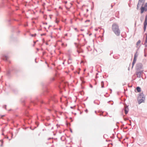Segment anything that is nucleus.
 <instances>
[{
	"label": "nucleus",
	"mask_w": 147,
	"mask_h": 147,
	"mask_svg": "<svg viewBox=\"0 0 147 147\" xmlns=\"http://www.w3.org/2000/svg\"><path fill=\"white\" fill-rule=\"evenodd\" d=\"M94 104H97V105H99V103H97L96 102V100H94Z\"/></svg>",
	"instance_id": "25"
},
{
	"label": "nucleus",
	"mask_w": 147,
	"mask_h": 147,
	"mask_svg": "<svg viewBox=\"0 0 147 147\" xmlns=\"http://www.w3.org/2000/svg\"><path fill=\"white\" fill-rule=\"evenodd\" d=\"M145 99V96L144 95L143 92L140 93L138 95L137 100L139 104H140L142 102H144Z\"/></svg>",
	"instance_id": "2"
},
{
	"label": "nucleus",
	"mask_w": 147,
	"mask_h": 147,
	"mask_svg": "<svg viewBox=\"0 0 147 147\" xmlns=\"http://www.w3.org/2000/svg\"><path fill=\"white\" fill-rule=\"evenodd\" d=\"M53 80H54V78H53Z\"/></svg>",
	"instance_id": "49"
},
{
	"label": "nucleus",
	"mask_w": 147,
	"mask_h": 147,
	"mask_svg": "<svg viewBox=\"0 0 147 147\" xmlns=\"http://www.w3.org/2000/svg\"><path fill=\"white\" fill-rule=\"evenodd\" d=\"M67 2H65V3H67Z\"/></svg>",
	"instance_id": "64"
},
{
	"label": "nucleus",
	"mask_w": 147,
	"mask_h": 147,
	"mask_svg": "<svg viewBox=\"0 0 147 147\" xmlns=\"http://www.w3.org/2000/svg\"><path fill=\"white\" fill-rule=\"evenodd\" d=\"M37 50L38 51V50H39V49H38V48H37Z\"/></svg>",
	"instance_id": "48"
},
{
	"label": "nucleus",
	"mask_w": 147,
	"mask_h": 147,
	"mask_svg": "<svg viewBox=\"0 0 147 147\" xmlns=\"http://www.w3.org/2000/svg\"><path fill=\"white\" fill-rule=\"evenodd\" d=\"M52 100H53V98H52Z\"/></svg>",
	"instance_id": "55"
},
{
	"label": "nucleus",
	"mask_w": 147,
	"mask_h": 147,
	"mask_svg": "<svg viewBox=\"0 0 147 147\" xmlns=\"http://www.w3.org/2000/svg\"><path fill=\"white\" fill-rule=\"evenodd\" d=\"M38 101H40L41 103H43V102L41 100H40V99L38 98H37L35 99V100L32 101V102L33 104L34 105H36V104L37 102Z\"/></svg>",
	"instance_id": "6"
},
{
	"label": "nucleus",
	"mask_w": 147,
	"mask_h": 147,
	"mask_svg": "<svg viewBox=\"0 0 147 147\" xmlns=\"http://www.w3.org/2000/svg\"><path fill=\"white\" fill-rule=\"evenodd\" d=\"M6 105H5L3 107L5 109H6Z\"/></svg>",
	"instance_id": "26"
},
{
	"label": "nucleus",
	"mask_w": 147,
	"mask_h": 147,
	"mask_svg": "<svg viewBox=\"0 0 147 147\" xmlns=\"http://www.w3.org/2000/svg\"><path fill=\"white\" fill-rule=\"evenodd\" d=\"M96 111H95V113H96Z\"/></svg>",
	"instance_id": "61"
},
{
	"label": "nucleus",
	"mask_w": 147,
	"mask_h": 147,
	"mask_svg": "<svg viewBox=\"0 0 147 147\" xmlns=\"http://www.w3.org/2000/svg\"><path fill=\"white\" fill-rule=\"evenodd\" d=\"M136 62L133 61L132 63V68H133V67L134 66V64H135V63H136Z\"/></svg>",
	"instance_id": "19"
},
{
	"label": "nucleus",
	"mask_w": 147,
	"mask_h": 147,
	"mask_svg": "<svg viewBox=\"0 0 147 147\" xmlns=\"http://www.w3.org/2000/svg\"><path fill=\"white\" fill-rule=\"evenodd\" d=\"M62 137H61V139H62Z\"/></svg>",
	"instance_id": "59"
},
{
	"label": "nucleus",
	"mask_w": 147,
	"mask_h": 147,
	"mask_svg": "<svg viewBox=\"0 0 147 147\" xmlns=\"http://www.w3.org/2000/svg\"><path fill=\"white\" fill-rule=\"evenodd\" d=\"M0 141L1 142V143H2V144H1V146H3V140H0Z\"/></svg>",
	"instance_id": "23"
},
{
	"label": "nucleus",
	"mask_w": 147,
	"mask_h": 147,
	"mask_svg": "<svg viewBox=\"0 0 147 147\" xmlns=\"http://www.w3.org/2000/svg\"><path fill=\"white\" fill-rule=\"evenodd\" d=\"M51 139V138H49L48 139Z\"/></svg>",
	"instance_id": "60"
},
{
	"label": "nucleus",
	"mask_w": 147,
	"mask_h": 147,
	"mask_svg": "<svg viewBox=\"0 0 147 147\" xmlns=\"http://www.w3.org/2000/svg\"><path fill=\"white\" fill-rule=\"evenodd\" d=\"M77 51L78 53H80L82 52L83 50L82 49H80L79 50H77Z\"/></svg>",
	"instance_id": "16"
},
{
	"label": "nucleus",
	"mask_w": 147,
	"mask_h": 147,
	"mask_svg": "<svg viewBox=\"0 0 147 147\" xmlns=\"http://www.w3.org/2000/svg\"><path fill=\"white\" fill-rule=\"evenodd\" d=\"M70 131L71 132H72V130L71 129H70Z\"/></svg>",
	"instance_id": "35"
},
{
	"label": "nucleus",
	"mask_w": 147,
	"mask_h": 147,
	"mask_svg": "<svg viewBox=\"0 0 147 147\" xmlns=\"http://www.w3.org/2000/svg\"><path fill=\"white\" fill-rule=\"evenodd\" d=\"M46 35V34L45 33H43V34H41V36H43V35Z\"/></svg>",
	"instance_id": "27"
},
{
	"label": "nucleus",
	"mask_w": 147,
	"mask_h": 147,
	"mask_svg": "<svg viewBox=\"0 0 147 147\" xmlns=\"http://www.w3.org/2000/svg\"><path fill=\"white\" fill-rule=\"evenodd\" d=\"M141 4H142V3H140V4H139V6H140Z\"/></svg>",
	"instance_id": "36"
},
{
	"label": "nucleus",
	"mask_w": 147,
	"mask_h": 147,
	"mask_svg": "<svg viewBox=\"0 0 147 147\" xmlns=\"http://www.w3.org/2000/svg\"><path fill=\"white\" fill-rule=\"evenodd\" d=\"M136 62L133 61L132 63V68H133V67L134 66V64H135V63H136Z\"/></svg>",
	"instance_id": "20"
},
{
	"label": "nucleus",
	"mask_w": 147,
	"mask_h": 147,
	"mask_svg": "<svg viewBox=\"0 0 147 147\" xmlns=\"http://www.w3.org/2000/svg\"><path fill=\"white\" fill-rule=\"evenodd\" d=\"M145 2V0H139L138 3L139 4L140 3H142V5H143Z\"/></svg>",
	"instance_id": "10"
},
{
	"label": "nucleus",
	"mask_w": 147,
	"mask_h": 147,
	"mask_svg": "<svg viewBox=\"0 0 147 147\" xmlns=\"http://www.w3.org/2000/svg\"><path fill=\"white\" fill-rule=\"evenodd\" d=\"M10 20H9V21L10 22Z\"/></svg>",
	"instance_id": "63"
},
{
	"label": "nucleus",
	"mask_w": 147,
	"mask_h": 147,
	"mask_svg": "<svg viewBox=\"0 0 147 147\" xmlns=\"http://www.w3.org/2000/svg\"><path fill=\"white\" fill-rule=\"evenodd\" d=\"M85 111L86 112V113L87 112H88V110L87 109H86L85 110Z\"/></svg>",
	"instance_id": "32"
},
{
	"label": "nucleus",
	"mask_w": 147,
	"mask_h": 147,
	"mask_svg": "<svg viewBox=\"0 0 147 147\" xmlns=\"http://www.w3.org/2000/svg\"><path fill=\"white\" fill-rule=\"evenodd\" d=\"M102 115V114H100V115Z\"/></svg>",
	"instance_id": "56"
},
{
	"label": "nucleus",
	"mask_w": 147,
	"mask_h": 147,
	"mask_svg": "<svg viewBox=\"0 0 147 147\" xmlns=\"http://www.w3.org/2000/svg\"><path fill=\"white\" fill-rule=\"evenodd\" d=\"M141 13H142L144 11H147V7H144L142 6H141Z\"/></svg>",
	"instance_id": "8"
},
{
	"label": "nucleus",
	"mask_w": 147,
	"mask_h": 147,
	"mask_svg": "<svg viewBox=\"0 0 147 147\" xmlns=\"http://www.w3.org/2000/svg\"><path fill=\"white\" fill-rule=\"evenodd\" d=\"M140 7V6H139V3H138L137 5V7L136 8V9L137 10L139 9Z\"/></svg>",
	"instance_id": "18"
},
{
	"label": "nucleus",
	"mask_w": 147,
	"mask_h": 147,
	"mask_svg": "<svg viewBox=\"0 0 147 147\" xmlns=\"http://www.w3.org/2000/svg\"><path fill=\"white\" fill-rule=\"evenodd\" d=\"M141 42V41L140 40H139L138 42H137V43H136V45L137 46H138L139 44H140V43Z\"/></svg>",
	"instance_id": "14"
},
{
	"label": "nucleus",
	"mask_w": 147,
	"mask_h": 147,
	"mask_svg": "<svg viewBox=\"0 0 147 147\" xmlns=\"http://www.w3.org/2000/svg\"><path fill=\"white\" fill-rule=\"evenodd\" d=\"M82 30V31H83V30Z\"/></svg>",
	"instance_id": "57"
},
{
	"label": "nucleus",
	"mask_w": 147,
	"mask_h": 147,
	"mask_svg": "<svg viewBox=\"0 0 147 147\" xmlns=\"http://www.w3.org/2000/svg\"><path fill=\"white\" fill-rule=\"evenodd\" d=\"M98 74V73H97L96 74V75H97Z\"/></svg>",
	"instance_id": "46"
},
{
	"label": "nucleus",
	"mask_w": 147,
	"mask_h": 147,
	"mask_svg": "<svg viewBox=\"0 0 147 147\" xmlns=\"http://www.w3.org/2000/svg\"><path fill=\"white\" fill-rule=\"evenodd\" d=\"M41 29H39V30H41Z\"/></svg>",
	"instance_id": "58"
},
{
	"label": "nucleus",
	"mask_w": 147,
	"mask_h": 147,
	"mask_svg": "<svg viewBox=\"0 0 147 147\" xmlns=\"http://www.w3.org/2000/svg\"><path fill=\"white\" fill-rule=\"evenodd\" d=\"M51 26H49V27H50Z\"/></svg>",
	"instance_id": "62"
},
{
	"label": "nucleus",
	"mask_w": 147,
	"mask_h": 147,
	"mask_svg": "<svg viewBox=\"0 0 147 147\" xmlns=\"http://www.w3.org/2000/svg\"><path fill=\"white\" fill-rule=\"evenodd\" d=\"M62 64H63V65L64 64V62H63V63H62Z\"/></svg>",
	"instance_id": "43"
},
{
	"label": "nucleus",
	"mask_w": 147,
	"mask_h": 147,
	"mask_svg": "<svg viewBox=\"0 0 147 147\" xmlns=\"http://www.w3.org/2000/svg\"><path fill=\"white\" fill-rule=\"evenodd\" d=\"M11 109H10V110H9L8 111H11Z\"/></svg>",
	"instance_id": "53"
},
{
	"label": "nucleus",
	"mask_w": 147,
	"mask_h": 147,
	"mask_svg": "<svg viewBox=\"0 0 147 147\" xmlns=\"http://www.w3.org/2000/svg\"><path fill=\"white\" fill-rule=\"evenodd\" d=\"M111 7H113V6H112V5H111Z\"/></svg>",
	"instance_id": "54"
},
{
	"label": "nucleus",
	"mask_w": 147,
	"mask_h": 147,
	"mask_svg": "<svg viewBox=\"0 0 147 147\" xmlns=\"http://www.w3.org/2000/svg\"><path fill=\"white\" fill-rule=\"evenodd\" d=\"M6 138H7V139H8L9 138H8V137L7 136Z\"/></svg>",
	"instance_id": "44"
},
{
	"label": "nucleus",
	"mask_w": 147,
	"mask_h": 147,
	"mask_svg": "<svg viewBox=\"0 0 147 147\" xmlns=\"http://www.w3.org/2000/svg\"><path fill=\"white\" fill-rule=\"evenodd\" d=\"M47 22H45V23H43V24H47Z\"/></svg>",
	"instance_id": "31"
},
{
	"label": "nucleus",
	"mask_w": 147,
	"mask_h": 147,
	"mask_svg": "<svg viewBox=\"0 0 147 147\" xmlns=\"http://www.w3.org/2000/svg\"><path fill=\"white\" fill-rule=\"evenodd\" d=\"M128 106H127L126 105H124V111H125V114H127L129 111V109L128 108Z\"/></svg>",
	"instance_id": "7"
},
{
	"label": "nucleus",
	"mask_w": 147,
	"mask_h": 147,
	"mask_svg": "<svg viewBox=\"0 0 147 147\" xmlns=\"http://www.w3.org/2000/svg\"><path fill=\"white\" fill-rule=\"evenodd\" d=\"M9 57L7 55H3L2 57V59L6 61H7V59H8Z\"/></svg>",
	"instance_id": "9"
},
{
	"label": "nucleus",
	"mask_w": 147,
	"mask_h": 147,
	"mask_svg": "<svg viewBox=\"0 0 147 147\" xmlns=\"http://www.w3.org/2000/svg\"><path fill=\"white\" fill-rule=\"evenodd\" d=\"M86 11H87V12L88 11V9H86Z\"/></svg>",
	"instance_id": "38"
},
{
	"label": "nucleus",
	"mask_w": 147,
	"mask_h": 147,
	"mask_svg": "<svg viewBox=\"0 0 147 147\" xmlns=\"http://www.w3.org/2000/svg\"><path fill=\"white\" fill-rule=\"evenodd\" d=\"M101 87L103 88L104 87V83L103 81H102L101 82Z\"/></svg>",
	"instance_id": "15"
},
{
	"label": "nucleus",
	"mask_w": 147,
	"mask_h": 147,
	"mask_svg": "<svg viewBox=\"0 0 147 147\" xmlns=\"http://www.w3.org/2000/svg\"><path fill=\"white\" fill-rule=\"evenodd\" d=\"M75 107V106H74V107H70V108H71V109H73Z\"/></svg>",
	"instance_id": "30"
},
{
	"label": "nucleus",
	"mask_w": 147,
	"mask_h": 147,
	"mask_svg": "<svg viewBox=\"0 0 147 147\" xmlns=\"http://www.w3.org/2000/svg\"><path fill=\"white\" fill-rule=\"evenodd\" d=\"M129 69H130V68H129V67H128V70H129Z\"/></svg>",
	"instance_id": "40"
},
{
	"label": "nucleus",
	"mask_w": 147,
	"mask_h": 147,
	"mask_svg": "<svg viewBox=\"0 0 147 147\" xmlns=\"http://www.w3.org/2000/svg\"><path fill=\"white\" fill-rule=\"evenodd\" d=\"M136 90L138 92H139L141 91V88L139 86H138L136 87Z\"/></svg>",
	"instance_id": "11"
},
{
	"label": "nucleus",
	"mask_w": 147,
	"mask_h": 147,
	"mask_svg": "<svg viewBox=\"0 0 147 147\" xmlns=\"http://www.w3.org/2000/svg\"><path fill=\"white\" fill-rule=\"evenodd\" d=\"M144 31H146V26L147 25V14L145 16V20L144 23Z\"/></svg>",
	"instance_id": "5"
},
{
	"label": "nucleus",
	"mask_w": 147,
	"mask_h": 147,
	"mask_svg": "<svg viewBox=\"0 0 147 147\" xmlns=\"http://www.w3.org/2000/svg\"><path fill=\"white\" fill-rule=\"evenodd\" d=\"M59 22V21H56V22L57 23H58Z\"/></svg>",
	"instance_id": "39"
},
{
	"label": "nucleus",
	"mask_w": 147,
	"mask_h": 147,
	"mask_svg": "<svg viewBox=\"0 0 147 147\" xmlns=\"http://www.w3.org/2000/svg\"><path fill=\"white\" fill-rule=\"evenodd\" d=\"M14 20H15V21H18V20H15V19H14Z\"/></svg>",
	"instance_id": "45"
},
{
	"label": "nucleus",
	"mask_w": 147,
	"mask_h": 147,
	"mask_svg": "<svg viewBox=\"0 0 147 147\" xmlns=\"http://www.w3.org/2000/svg\"><path fill=\"white\" fill-rule=\"evenodd\" d=\"M113 104V102L111 103V105H112Z\"/></svg>",
	"instance_id": "47"
},
{
	"label": "nucleus",
	"mask_w": 147,
	"mask_h": 147,
	"mask_svg": "<svg viewBox=\"0 0 147 147\" xmlns=\"http://www.w3.org/2000/svg\"><path fill=\"white\" fill-rule=\"evenodd\" d=\"M144 45L146 47H147V37H146Z\"/></svg>",
	"instance_id": "12"
},
{
	"label": "nucleus",
	"mask_w": 147,
	"mask_h": 147,
	"mask_svg": "<svg viewBox=\"0 0 147 147\" xmlns=\"http://www.w3.org/2000/svg\"><path fill=\"white\" fill-rule=\"evenodd\" d=\"M36 34H31V36L32 37H35L36 36Z\"/></svg>",
	"instance_id": "22"
},
{
	"label": "nucleus",
	"mask_w": 147,
	"mask_h": 147,
	"mask_svg": "<svg viewBox=\"0 0 147 147\" xmlns=\"http://www.w3.org/2000/svg\"><path fill=\"white\" fill-rule=\"evenodd\" d=\"M144 56H145V57H146V55H144Z\"/></svg>",
	"instance_id": "52"
},
{
	"label": "nucleus",
	"mask_w": 147,
	"mask_h": 147,
	"mask_svg": "<svg viewBox=\"0 0 147 147\" xmlns=\"http://www.w3.org/2000/svg\"><path fill=\"white\" fill-rule=\"evenodd\" d=\"M24 26L26 27V26H28V24H24Z\"/></svg>",
	"instance_id": "29"
},
{
	"label": "nucleus",
	"mask_w": 147,
	"mask_h": 147,
	"mask_svg": "<svg viewBox=\"0 0 147 147\" xmlns=\"http://www.w3.org/2000/svg\"><path fill=\"white\" fill-rule=\"evenodd\" d=\"M35 61L36 63L37 62H36V59H35Z\"/></svg>",
	"instance_id": "51"
},
{
	"label": "nucleus",
	"mask_w": 147,
	"mask_h": 147,
	"mask_svg": "<svg viewBox=\"0 0 147 147\" xmlns=\"http://www.w3.org/2000/svg\"><path fill=\"white\" fill-rule=\"evenodd\" d=\"M111 101H109L108 102V103H109V102H110Z\"/></svg>",
	"instance_id": "37"
},
{
	"label": "nucleus",
	"mask_w": 147,
	"mask_h": 147,
	"mask_svg": "<svg viewBox=\"0 0 147 147\" xmlns=\"http://www.w3.org/2000/svg\"><path fill=\"white\" fill-rule=\"evenodd\" d=\"M144 70L140 71H136V74L137 76V77L138 78H140L142 77H142V74L143 73Z\"/></svg>",
	"instance_id": "4"
},
{
	"label": "nucleus",
	"mask_w": 147,
	"mask_h": 147,
	"mask_svg": "<svg viewBox=\"0 0 147 147\" xmlns=\"http://www.w3.org/2000/svg\"><path fill=\"white\" fill-rule=\"evenodd\" d=\"M112 29L114 33L117 36L120 35V32L119 28V26L117 24H113L112 25Z\"/></svg>",
	"instance_id": "1"
},
{
	"label": "nucleus",
	"mask_w": 147,
	"mask_h": 147,
	"mask_svg": "<svg viewBox=\"0 0 147 147\" xmlns=\"http://www.w3.org/2000/svg\"><path fill=\"white\" fill-rule=\"evenodd\" d=\"M12 91L15 93H17L18 90L17 89L13 88L12 89Z\"/></svg>",
	"instance_id": "13"
},
{
	"label": "nucleus",
	"mask_w": 147,
	"mask_h": 147,
	"mask_svg": "<svg viewBox=\"0 0 147 147\" xmlns=\"http://www.w3.org/2000/svg\"><path fill=\"white\" fill-rule=\"evenodd\" d=\"M138 53L137 51H136L134 54V57H135V56H136V57L137 58V57L138 56Z\"/></svg>",
	"instance_id": "17"
},
{
	"label": "nucleus",
	"mask_w": 147,
	"mask_h": 147,
	"mask_svg": "<svg viewBox=\"0 0 147 147\" xmlns=\"http://www.w3.org/2000/svg\"><path fill=\"white\" fill-rule=\"evenodd\" d=\"M90 21V20H87L85 21V22H89Z\"/></svg>",
	"instance_id": "28"
},
{
	"label": "nucleus",
	"mask_w": 147,
	"mask_h": 147,
	"mask_svg": "<svg viewBox=\"0 0 147 147\" xmlns=\"http://www.w3.org/2000/svg\"><path fill=\"white\" fill-rule=\"evenodd\" d=\"M95 30H97V29H95Z\"/></svg>",
	"instance_id": "50"
},
{
	"label": "nucleus",
	"mask_w": 147,
	"mask_h": 147,
	"mask_svg": "<svg viewBox=\"0 0 147 147\" xmlns=\"http://www.w3.org/2000/svg\"><path fill=\"white\" fill-rule=\"evenodd\" d=\"M90 87H91V88H92V85H90Z\"/></svg>",
	"instance_id": "34"
},
{
	"label": "nucleus",
	"mask_w": 147,
	"mask_h": 147,
	"mask_svg": "<svg viewBox=\"0 0 147 147\" xmlns=\"http://www.w3.org/2000/svg\"><path fill=\"white\" fill-rule=\"evenodd\" d=\"M113 53V52H112V53H111L110 54V55H111V54Z\"/></svg>",
	"instance_id": "42"
},
{
	"label": "nucleus",
	"mask_w": 147,
	"mask_h": 147,
	"mask_svg": "<svg viewBox=\"0 0 147 147\" xmlns=\"http://www.w3.org/2000/svg\"><path fill=\"white\" fill-rule=\"evenodd\" d=\"M67 125H70V123H67Z\"/></svg>",
	"instance_id": "33"
},
{
	"label": "nucleus",
	"mask_w": 147,
	"mask_h": 147,
	"mask_svg": "<svg viewBox=\"0 0 147 147\" xmlns=\"http://www.w3.org/2000/svg\"><path fill=\"white\" fill-rule=\"evenodd\" d=\"M136 56H135V57H134V60H133V61H135V62H136Z\"/></svg>",
	"instance_id": "21"
},
{
	"label": "nucleus",
	"mask_w": 147,
	"mask_h": 147,
	"mask_svg": "<svg viewBox=\"0 0 147 147\" xmlns=\"http://www.w3.org/2000/svg\"><path fill=\"white\" fill-rule=\"evenodd\" d=\"M144 7H147V3H146L145 4Z\"/></svg>",
	"instance_id": "24"
},
{
	"label": "nucleus",
	"mask_w": 147,
	"mask_h": 147,
	"mask_svg": "<svg viewBox=\"0 0 147 147\" xmlns=\"http://www.w3.org/2000/svg\"><path fill=\"white\" fill-rule=\"evenodd\" d=\"M113 53V52H112V53H111L110 54V55H111V54Z\"/></svg>",
	"instance_id": "41"
},
{
	"label": "nucleus",
	"mask_w": 147,
	"mask_h": 147,
	"mask_svg": "<svg viewBox=\"0 0 147 147\" xmlns=\"http://www.w3.org/2000/svg\"><path fill=\"white\" fill-rule=\"evenodd\" d=\"M142 64L141 63H138L136 64V71L144 70Z\"/></svg>",
	"instance_id": "3"
}]
</instances>
